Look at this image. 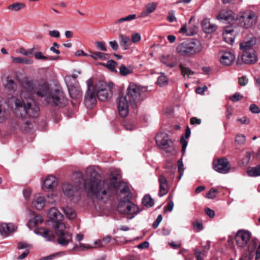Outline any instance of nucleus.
Here are the masks:
<instances>
[{
    "mask_svg": "<svg viewBox=\"0 0 260 260\" xmlns=\"http://www.w3.org/2000/svg\"><path fill=\"white\" fill-rule=\"evenodd\" d=\"M243 95L239 92H236L229 97L230 100L232 102H236L241 100L243 98Z\"/></svg>",
    "mask_w": 260,
    "mask_h": 260,
    "instance_id": "nucleus-56",
    "label": "nucleus"
},
{
    "mask_svg": "<svg viewBox=\"0 0 260 260\" xmlns=\"http://www.w3.org/2000/svg\"><path fill=\"white\" fill-rule=\"evenodd\" d=\"M142 204L147 208L151 207L154 205V200L149 195H146L142 200Z\"/></svg>",
    "mask_w": 260,
    "mask_h": 260,
    "instance_id": "nucleus-41",
    "label": "nucleus"
},
{
    "mask_svg": "<svg viewBox=\"0 0 260 260\" xmlns=\"http://www.w3.org/2000/svg\"><path fill=\"white\" fill-rule=\"evenodd\" d=\"M250 238V233L247 231H239L236 236L237 245L240 247H244L247 245Z\"/></svg>",
    "mask_w": 260,
    "mask_h": 260,
    "instance_id": "nucleus-13",
    "label": "nucleus"
},
{
    "mask_svg": "<svg viewBox=\"0 0 260 260\" xmlns=\"http://www.w3.org/2000/svg\"><path fill=\"white\" fill-rule=\"evenodd\" d=\"M43 221L42 217L40 215H36L29 219L27 225L30 229H32L41 224Z\"/></svg>",
    "mask_w": 260,
    "mask_h": 260,
    "instance_id": "nucleus-32",
    "label": "nucleus"
},
{
    "mask_svg": "<svg viewBox=\"0 0 260 260\" xmlns=\"http://www.w3.org/2000/svg\"><path fill=\"white\" fill-rule=\"evenodd\" d=\"M95 44L97 48L103 51H107V47L106 43L102 41H96Z\"/></svg>",
    "mask_w": 260,
    "mask_h": 260,
    "instance_id": "nucleus-55",
    "label": "nucleus"
},
{
    "mask_svg": "<svg viewBox=\"0 0 260 260\" xmlns=\"http://www.w3.org/2000/svg\"><path fill=\"white\" fill-rule=\"evenodd\" d=\"M17 229V226L12 223H2L0 224V234L4 237H8L11 233L15 232Z\"/></svg>",
    "mask_w": 260,
    "mask_h": 260,
    "instance_id": "nucleus-15",
    "label": "nucleus"
},
{
    "mask_svg": "<svg viewBox=\"0 0 260 260\" xmlns=\"http://www.w3.org/2000/svg\"><path fill=\"white\" fill-rule=\"evenodd\" d=\"M106 55L107 54H104L103 53L100 52H96L93 53L92 54L90 55V56L95 60H96L98 59L105 60L106 58Z\"/></svg>",
    "mask_w": 260,
    "mask_h": 260,
    "instance_id": "nucleus-54",
    "label": "nucleus"
},
{
    "mask_svg": "<svg viewBox=\"0 0 260 260\" xmlns=\"http://www.w3.org/2000/svg\"><path fill=\"white\" fill-rule=\"evenodd\" d=\"M4 106L0 104V121H3L7 119L9 116L8 110L5 109Z\"/></svg>",
    "mask_w": 260,
    "mask_h": 260,
    "instance_id": "nucleus-44",
    "label": "nucleus"
},
{
    "mask_svg": "<svg viewBox=\"0 0 260 260\" xmlns=\"http://www.w3.org/2000/svg\"><path fill=\"white\" fill-rule=\"evenodd\" d=\"M48 217L51 219L55 223L61 221L63 219V215L56 209L53 207L49 209L48 212Z\"/></svg>",
    "mask_w": 260,
    "mask_h": 260,
    "instance_id": "nucleus-22",
    "label": "nucleus"
},
{
    "mask_svg": "<svg viewBox=\"0 0 260 260\" xmlns=\"http://www.w3.org/2000/svg\"><path fill=\"white\" fill-rule=\"evenodd\" d=\"M222 36L224 40L226 43L232 44L234 42L235 33L232 27H225L223 31Z\"/></svg>",
    "mask_w": 260,
    "mask_h": 260,
    "instance_id": "nucleus-25",
    "label": "nucleus"
},
{
    "mask_svg": "<svg viewBox=\"0 0 260 260\" xmlns=\"http://www.w3.org/2000/svg\"><path fill=\"white\" fill-rule=\"evenodd\" d=\"M180 69L181 70V74L184 78H189L190 75H192L194 74V72L189 68L183 67L181 65H180Z\"/></svg>",
    "mask_w": 260,
    "mask_h": 260,
    "instance_id": "nucleus-48",
    "label": "nucleus"
},
{
    "mask_svg": "<svg viewBox=\"0 0 260 260\" xmlns=\"http://www.w3.org/2000/svg\"><path fill=\"white\" fill-rule=\"evenodd\" d=\"M242 59L247 64H253L257 60L255 51H247L242 52Z\"/></svg>",
    "mask_w": 260,
    "mask_h": 260,
    "instance_id": "nucleus-17",
    "label": "nucleus"
},
{
    "mask_svg": "<svg viewBox=\"0 0 260 260\" xmlns=\"http://www.w3.org/2000/svg\"><path fill=\"white\" fill-rule=\"evenodd\" d=\"M235 142L238 145H244L246 142V137L243 134H238L236 136Z\"/></svg>",
    "mask_w": 260,
    "mask_h": 260,
    "instance_id": "nucleus-51",
    "label": "nucleus"
},
{
    "mask_svg": "<svg viewBox=\"0 0 260 260\" xmlns=\"http://www.w3.org/2000/svg\"><path fill=\"white\" fill-rule=\"evenodd\" d=\"M136 18V15L135 14L129 15L125 17L121 18L114 22L115 24L122 23L125 21H131L132 20L135 19Z\"/></svg>",
    "mask_w": 260,
    "mask_h": 260,
    "instance_id": "nucleus-50",
    "label": "nucleus"
},
{
    "mask_svg": "<svg viewBox=\"0 0 260 260\" xmlns=\"http://www.w3.org/2000/svg\"><path fill=\"white\" fill-rule=\"evenodd\" d=\"M119 37L120 45L124 50H127L132 45V42L129 37L120 34Z\"/></svg>",
    "mask_w": 260,
    "mask_h": 260,
    "instance_id": "nucleus-30",
    "label": "nucleus"
},
{
    "mask_svg": "<svg viewBox=\"0 0 260 260\" xmlns=\"http://www.w3.org/2000/svg\"><path fill=\"white\" fill-rule=\"evenodd\" d=\"M54 228L55 229L56 234L57 236L68 232L65 231V224L60 221L55 223Z\"/></svg>",
    "mask_w": 260,
    "mask_h": 260,
    "instance_id": "nucleus-33",
    "label": "nucleus"
},
{
    "mask_svg": "<svg viewBox=\"0 0 260 260\" xmlns=\"http://www.w3.org/2000/svg\"><path fill=\"white\" fill-rule=\"evenodd\" d=\"M95 246L89 245L88 244L81 243L79 245L74 244L72 251H86L90 249L94 248Z\"/></svg>",
    "mask_w": 260,
    "mask_h": 260,
    "instance_id": "nucleus-34",
    "label": "nucleus"
},
{
    "mask_svg": "<svg viewBox=\"0 0 260 260\" xmlns=\"http://www.w3.org/2000/svg\"><path fill=\"white\" fill-rule=\"evenodd\" d=\"M128 100L125 96L119 97L117 100L118 111L119 115L122 117H126L128 114Z\"/></svg>",
    "mask_w": 260,
    "mask_h": 260,
    "instance_id": "nucleus-12",
    "label": "nucleus"
},
{
    "mask_svg": "<svg viewBox=\"0 0 260 260\" xmlns=\"http://www.w3.org/2000/svg\"><path fill=\"white\" fill-rule=\"evenodd\" d=\"M3 84L6 88L10 90H14L16 87V83L9 75L3 79Z\"/></svg>",
    "mask_w": 260,
    "mask_h": 260,
    "instance_id": "nucleus-31",
    "label": "nucleus"
},
{
    "mask_svg": "<svg viewBox=\"0 0 260 260\" xmlns=\"http://www.w3.org/2000/svg\"><path fill=\"white\" fill-rule=\"evenodd\" d=\"M36 50V47H34L33 48L26 50L24 48H20L18 50V52L20 53L22 55L25 56H31L34 54V51Z\"/></svg>",
    "mask_w": 260,
    "mask_h": 260,
    "instance_id": "nucleus-43",
    "label": "nucleus"
},
{
    "mask_svg": "<svg viewBox=\"0 0 260 260\" xmlns=\"http://www.w3.org/2000/svg\"><path fill=\"white\" fill-rule=\"evenodd\" d=\"M247 173L249 176L257 177L260 176V164L255 167L247 168Z\"/></svg>",
    "mask_w": 260,
    "mask_h": 260,
    "instance_id": "nucleus-39",
    "label": "nucleus"
},
{
    "mask_svg": "<svg viewBox=\"0 0 260 260\" xmlns=\"http://www.w3.org/2000/svg\"><path fill=\"white\" fill-rule=\"evenodd\" d=\"M113 181L102 180L101 175L93 166L87 168L84 187L87 196L94 200L106 202L116 190Z\"/></svg>",
    "mask_w": 260,
    "mask_h": 260,
    "instance_id": "nucleus-2",
    "label": "nucleus"
},
{
    "mask_svg": "<svg viewBox=\"0 0 260 260\" xmlns=\"http://www.w3.org/2000/svg\"><path fill=\"white\" fill-rule=\"evenodd\" d=\"M203 50L202 43L198 40L190 39L181 43L180 45V53L187 56L199 53Z\"/></svg>",
    "mask_w": 260,
    "mask_h": 260,
    "instance_id": "nucleus-5",
    "label": "nucleus"
},
{
    "mask_svg": "<svg viewBox=\"0 0 260 260\" xmlns=\"http://www.w3.org/2000/svg\"><path fill=\"white\" fill-rule=\"evenodd\" d=\"M168 79L164 73H161V75L158 77L157 84L162 87L166 85L168 83Z\"/></svg>",
    "mask_w": 260,
    "mask_h": 260,
    "instance_id": "nucleus-45",
    "label": "nucleus"
},
{
    "mask_svg": "<svg viewBox=\"0 0 260 260\" xmlns=\"http://www.w3.org/2000/svg\"><path fill=\"white\" fill-rule=\"evenodd\" d=\"M218 192L217 190L214 188H212L206 194V197L210 199H213L216 197Z\"/></svg>",
    "mask_w": 260,
    "mask_h": 260,
    "instance_id": "nucleus-57",
    "label": "nucleus"
},
{
    "mask_svg": "<svg viewBox=\"0 0 260 260\" xmlns=\"http://www.w3.org/2000/svg\"><path fill=\"white\" fill-rule=\"evenodd\" d=\"M257 17L252 11L241 12L235 19L236 23L241 27L249 28L256 23Z\"/></svg>",
    "mask_w": 260,
    "mask_h": 260,
    "instance_id": "nucleus-7",
    "label": "nucleus"
},
{
    "mask_svg": "<svg viewBox=\"0 0 260 260\" xmlns=\"http://www.w3.org/2000/svg\"><path fill=\"white\" fill-rule=\"evenodd\" d=\"M193 226L195 229H197L198 230H201L203 228V224H202V222L198 220H196L194 222H193Z\"/></svg>",
    "mask_w": 260,
    "mask_h": 260,
    "instance_id": "nucleus-64",
    "label": "nucleus"
},
{
    "mask_svg": "<svg viewBox=\"0 0 260 260\" xmlns=\"http://www.w3.org/2000/svg\"><path fill=\"white\" fill-rule=\"evenodd\" d=\"M61 189L64 195L68 198L75 197L79 189V185L69 182H64L61 186Z\"/></svg>",
    "mask_w": 260,
    "mask_h": 260,
    "instance_id": "nucleus-10",
    "label": "nucleus"
},
{
    "mask_svg": "<svg viewBox=\"0 0 260 260\" xmlns=\"http://www.w3.org/2000/svg\"><path fill=\"white\" fill-rule=\"evenodd\" d=\"M162 219V216L161 214H159L157 218L156 219V220H155V221L152 224V226L154 229H156L159 224L160 223V222L161 221Z\"/></svg>",
    "mask_w": 260,
    "mask_h": 260,
    "instance_id": "nucleus-61",
    "label": "nucleus"
},
{
    "mask_svg": "<svg viewBox=\"0 0 260 260\" xmlns=\"http://www.w3.org/2000/svg\"><path fill=\"white\" fill-rule=\"evenodd\" d=\"M56 184V178L52 175L48 176L43 182L42 188L44 190L47 191L52 189Z\"/></svg>",
    "mask_w": 260,
    "mask_h": 260,
    "instance_id": "nucleus-23",
    "label": "nucleus"
},
{
    "mask_svg": "<svg viewBox=\"0 0 260 260\" xmlns=\"http://www.w3.org/2000/svg\"><path fill=\"white\" fill-rule=\"evenodd\" d=\"M161 61L163 63L171 68H173L177 65L178 62L177 57L174 55H168L163 56L161 58Z\"/></svg>",
    "mask_w": 260,
    "mask_h": 260,
    "instance_id": "nucleus-27",
    "label": "nucleus"
},
{
    "mask_svg": "<svg viewBox=\"0 0 260 260\" xmlns=\"http://www.w3.org/2000/svg\"><path fill=\"white\" fill-rule=\"evenodd\" d=\"M47 202L50 203L47 201V199L38 194L34 196L31 206L37 210H41L45 207Z\"/></svg>",
    "mask_w": 260,
    "mask_h": 260,
    "instance_id": "nucleus-18",
    "label": "nucleus"
},
{
    "mask_svg": "<svg viewBox=\"0 0 260 260\" xmlns=\"http://www.w3.org/2000/svg\"><path fill=\"white\" fill-rule=\"evenodd\" d=\"M155 140L159 148L166 152L173 153L175 151L174 144L166 133L157 134Z\"/></svg>",
    "mask_w": 260,
    "mask_h": 260,
    "instance_id": "nucleus-8",
    "label": "nucleus"
},
{
    "mask_svg": "<svg viewBox=\"0 0 260 260\" xmlns=\"http://www.w3.org/2000/svg\"><path fill=\"white\" fill-rule=\"evenodd\" d=\"M35 57L37 59H38V60L42 59V60H44L55 59L57 58V57L52 58V57H50L49 56H45V55H44L43 53L41 52H36L35 54Z\"/></svg>",
    "mask_w": 260,
    "mask_h": 260,
    "instance_id": "nucleus-53",
    "label": "nucleus"
},
{
    "mask_svg": "<svg viewBox=\"0 0 260 260\" xmlns=\"http://www.w3.org/2000/svg\"><path fill=\"white\" fill-rule=\"evenodd\" d=\"M58 237V243L62 246H66L72 241V235L69 232L59 235Z\"/></svg>",
    "mask_w": 260,
    "mask_h": 260,
    "instance_id": "nucleus-29",
    "label": "nucleus"
},
{
    "mask_svg": "<svg viewBox=\"0 0 260 260\" xmlns=\"http://www.w3.org/2000/svg\"><path fill=\"white\" fill-rule=\"evenodd\" d=\"M197 30L198 28L195 26L187 29L186 26L185 25L180 29V33H182L186 36H192L197 33Z\"/></svg>",
    "mask_w": 260,
    "mask_h": 260,
    "instance_id": "nucleus-36",
    "label": "nucleus"
},
{
    "mask_svg": "<svg viewBox=\"0 0 260 260\" xmlns=\"http://www.w3.org/2000/svg\"><path fill=\"white\" fill-rule=\"evenodd\" d=\"M141 39V35L138 32H135L131 35V41L134 43L139 42Z\"/></svg>",
    "mask_w": 260,
    "mask_h": 260,
    "instance_id": "nucleus-58",
    "label": "nucleus"
},
{
    "mask_svg": "<svg viewBox=\"0 0 260 260\" xmlns=\"http://www.w3.org/2000/svg\"><path fill=\"white\" fill-rule=\"evenodd\" d=\"M158 182L159 184L158 195L161 197L168 192L169 186L167 180L163 175L159 176Z\"/></svg>",
    "mask_w": 260,
    "mask_h": 260,
    "instance_id": "nucleus-20",
    "label": "nucleus"
},
{
    "mask_svg": "<svg viewBox=\"0 0 260 260\" xmlns=\"http://www.w3.org/2000/svg\"><path fill=\"white\" fill-rule=\"evenodd\" d=\"M119 198L120 203L117 210L119 212L127 215L129 219H133L140 212L139 207L130 202L131 192L126 185H124L123 188L120 189Z\"/></svg>",
    "mask_w": 260,
    "mask_h": 260,
    "instance_id": "nucleus-3",
    "label": "nucleus"
},
{
    "mask_svg": "<svg viewBox=\"0 0 260 260\" xmlns=\"http://www.w3.org/2000/svg\"><path fill=\"white\" fill-rule=\"evenodd\" d=\"M176 164L172 161H168L166 165V169L168 172L174 174L176 172L178 167V171H179V160L176 161Z\"/></svg>",
    "mask_w": 260,
    "mask_h": 260,
    "instance_id": "nucleus-38",
    "label": "nucleus"
},
{
    "mask_svg": "<svg viewBox=\"0 0 260 260\" xmlns=\"http://www.w3.org/2000/svg\"><path fill=\"white\" fill-rule=\"evenodd\" d=\"M119 73L122 76H126L128 75H130L134 72V67L129 66L126 67L125 65L122 64L119 68Z\"/></svg>",
    "mask_w": 260,
    "mask_h": 260,
    "instance_id": "nucleus-37",
    "label": "nucleus"
},
{
    "mask_svg": "<svg viewBox=\"0 0 260 260\" xmlns=\"http://www.w3.org/2000/svg\"><path fill=\"white\" fill-rule=\"evenodd\" d=\"M77 75L73 74L71 76H67L64 78L66 84H79L77 81Z\"/></svg>",
    "mask_w": 260,
    "mask_h": 260,
    "instance_id": "nucleus-49",
    "label": "nucleus"
},
{
    "mask_svg": "<svg viewBox=\"0 0 260 260\" xmlns=\"http://www.w3.org/2000/svg\"><path fill=\"white\" fill-rule=\"evenodd\" d=\"M217 18L219 20L228 21L231 22L235 20L234 14L232 11L223 10L221 11Z\"/></svg>",
    "mask_w": 260,
    "mask_h": 260,
    "instance_id": "nucleus-24",
    "label": "nucleus"
},
{
    "mask_svg": "<svg viewBox=\"0 0 260 260\" xmlns=\"http://www.w3.org/2000/svg\"><path fill=\"white\" fill-rule=\"evenodd\" d=\"M250 111L253 113H259L260 108L255 104H251L250 106Z\"/></svg>",
    "mask_w": 260,
    "mask_h": 260,
    "instance_id": "nucleus-62",
    "label": "nucleus"
},
{
    "mask_svg": "<svg viewBox=\"0 0 260 260\" xmlns=\"http://www.w3.org/2000/svg\"><path fill=\"white\" fill-rule=\"evenodd\" d=\"M180 142L182 144V154L183 155L185 152V149L187 145V141L185 140L183 137H182L180 140Z\"/></svg>",
    "mask_w": 260,
    "mask_h": 260,
    "instance_id": "nucleus-59",
    "label": "nucleus"
},
{
    "mask_svg": "<svg viewBox=\"0 0 260 260\" xmlns=\"http://www.w3.org/2000/svg\"><path fill=\"white\" fill-rule=\"evenodd\" d=\"M70 96L72 99H78L81 96L82 92L79 84H66Z\"/></svg>",
    "mask_w": 260,
    "mask_h": 260,
    "instance_id": "nucleus-16",
    "label": "nucleus"
},
{
    "mask_svg": "<svg viewBox=\"0 0 260 260\" xmlns=\"http://www.w3.org/2000/svg\"><path fill=\"white\" fill-rule=\"evenodd\" d=\"M237 120L243 124L247 125L250 123L249 119L246 117H243L238 118Z\"/></svg>",
    "mask_w": 260,
    "mask_h": 260,
    "instance_id": "nucleus-63",
    "label": "nucleus"
},
{
    "mask_svg": "<svg viewBox=\"0 0 260 260\" xmlns=\"http://www.w3.org/2000/svg\"><path fill=\"white\" fill-rule=\"evenodd\" d=\"M114 85L112 82L108 84L104 81L98 82L95 85L96 90V96L101 101H107L111 99L112 96V89Z\"/></svg>",
    "mask_w": 260,
    "mask_h": 260,
    "instance_id": "nucleus-6",
    "label": "nucleus"
},
{
    "mask_svg": "<svg viewBox=\"0 0 260 260\" xmlns=\"http://www.w3.org/2000/svg\"><path fill=\"white\" fill-rule=\"evenodd\" d=\"M31 193V190L30 188H26L23 190V196L26 201H28Z\"/></svg>",
    "mask_w": 260,
    "mask_h": 260,
    "instance_id": "nucleus-60",
    "label": "nucleus"
},
{
    "mask_svg": "<svg viewBox=\"0 0 260 260\" xmlns=\"http://www.w3.org/2000/svg\"><path fill=\"white\" fill-rule=\"evenodd\" d=\"M256 44V38L253 36H250L240 42V49L242 52L254 51V47Z\"/></svg>",
    "mask_w": 260,
    "mask_h": 260,
    "instance_id": "nucleus-11",
    "label": "nucleus"
},
{
    "mask_svg": "<svg viewBox=\"0 0 260 260\" xmlns=\"http://www.w3.org/2000/svg\"><path fill=\"white\" fill-rule=\"evenodd\" d=\"M252 153L250 152H246L244 156L241 159L242 165L244 166H247L250 160Z\"/></svg>",
    "mask_w": 260,
    "mask_h": 260,
    "instance_id": "nucleus-52",
    "label": "nucleus"
},
{
    "mask_svg": "<svg viewBox=\"0 0 260 260\" xmlns=\"http://www.w3.org/2000/svg\"><path fill=\"white\" fill-rule=\"evenodd\" d=\"M92 79H89L86 81L87 90L86 91L84 103L87 108H91L96 103V96L92 84Z\"/></svg>",
    "mask_w": 260,
    "mask_h": 260,
    "instance_id": "nucleus-9",
    "label": "nucleus"
},
{
    "mask_svg": "<svg viewBox=\"0 0 260 260\" xmlns=\"http://www.w3.org/2000/svg\"><path fill=\"white\" fill-rule=\"evenodd\" d=\"M235 59L234 56L229 52L220 53V61L224 66H230Z\"/></svg>",
    "mask_w": 260,
    "mask_h": 260,
    "instance_id": "nucleus-26",
    "label": "nucleus"
},
{
    "mask_svg": "<svg viewBox=\"0 0 260 260\" xmlns=\"http://www.w3.org/2000/svg\"><path fill=\"white\" fill-rule=\"evenodd\" d=\"M202 26L203 30L207 34L212 33L215 31L216 26L211 23L209 19H204L202 22Z\"/></svg>",
    "mask_w": 260,
    "mask_h": 260,
    "instance_id": "nucleus-28",
    "label": "nucleus"
},
{
    "mask_svg": "<svg viewBox=\"0 0 260 260\" xmlns=\"http://www.w3.org/2000/svg\"><path fill=\"white\" fill-rule=\"evenodd\" d=\"M12 58V61L14 63H23L26 64H31L33 63V60L32 59H27L26 58L13 57Z\"/></svg>",
    "mask_w": 260,
    "mask_h": 260,
    "instance_id": "nucleus-42",
    "label": "nucleus"
},
{
    "mask_svg": "<svg viewBox=\"0 0 260 260\" xmlns=\"http://www.w3.org/2000/svg\"><path fill=\"white\" fill-rule=\"evenodd\" d=\"M35 233L37 235H40L44 238L47 241H51L55 238V235L53 232L47 229L39 228L36 229Z\"/></svg>",
    "mask_w": 260,
    "mask_h": 260,
    "instance_id": "nucleus-19",
    "label": "nucleus"
},
{
    "mask_svg": "<svg viewBox=\"0 0 260 260\" xmlns=\"http://www.w3.org/2000/svg\"><path fill=\"white\" fill-rule=\"evenodd\" d=\"M146 90L145 87L131 82L127 88L125 97L128 100L131 105L135 108L143 100Z\"/></svg>",
    "mask_w": 260,
    "mask_h": 260,
    "instance_id": "nucleus-4",
    "label": "nucleus"
},
{
    "mask_svg": "<svg viewBox=\"0 0 260 260\" xmlns=\"http://www.w3.org/2000/svg\"><path fill=\"white\" fill-rule=\"evenodd\" d=\"M102 65L107 67L111 71H116L115 67L117 65V62L114 60L111 59L107 61L106 64L101 63Z\"/></svg>",
    "mask_w": 260,
    "mask_h": 260,
    "instance_id": "nucleus-47",
    "label": "nucleus"
},
{
    "mask_svg": "<svg viewBox=\"0 0 260 260\" xmlns=\"http://www.w3.org/2000/svg\"><path fill=\"white\" fill-rule=\"evenodd\" d=\"M157 5L158 4L156 2H150L147 4L145 6L143 11L140 14V17L142 18L148 17L156 10Z\"/></svg>",
    "mask_w": 260,
    "mask_h": 260,
    "instance_id": "nucleus-21",
    "label": "nucleus"
},
{
    "mask_svg": "<svg viewBox=\"0 0 260 260\" xmlns=\"http://www.w3.org/2000/svg\"><path fill=\"white\" fill-rule=\"evenodd\" d=\"M24 5L22 3H15L9 5L8 9L13 12H17L24 8Z\"/></svg>",
    "mask_w": 260,
    "mask_h": 260,
    "instance_id": "nucleus-46",
    "label": "nucleus"
},
{
    "mask_svg": "<svg viewBox=\"0 0 260 260\" xmlns=\"http://www.w3.org/2000/svg\"><path fill=\"white\" fill-rule=\"evenodd\" d=\"M62 210L63 211L66 216L70 219H73L76 216V213L73 209L69 207H63Z\"/></svg>",
    "mask_w": 260,
    "mask_h": 260,
    "instance_id": "nucleus-40",
    "label": "nucleus"
},
{
    "mask_svg": "<svg viewBox=\"0 0 260 260\" xmlns=\"http://www.w3.org/2000/svg\"><path fill=\"white\" fill-rule=\"evenodd\" d=\"M19 81L24 90L20 94L21 100H14V111L18 117L23 118L27 115L37 117L40 114L39 107L34 100L28 96L26 97L25 91L29 95L36 93L39 96L45 97L46 102L52 106L61 107L66 106L68 104V100L64 93L59 89L51 90L47 83H40L37 81L29 80L26 77Z\"/></svg>",
    "mask_w": 260,
    "mask_h": 260,
    "instance_id": "nucleus-1",
    "label": "nucleus"
},
{
    "mask_svg": "<svg viewBox=\"0 0 260 260\" xmlns=\"http://www.w3.org/2000/svg\"><path fill=\"white\" fill-rule=\"evenodd\" d=\"M164 115L169 119L172 121H174L176 119L175 117V110L174 108L170 106L166 108L164 112Z\"/></svg>",
    "mask_w": 260,
    "mask_h": 260,
    "instance_id": "nucleus-35",
    "label": "nucleus"
},
{
    "mask_svg": "<svg viewBox=\"0 0 260 260\" xmlns=\"http://www.w3.org/2000/svg\"><path fill=\"white\" fill-rule=\"evenodd\" d=\"M214 169L220 173L225 174L229 172L230 167L226 159L221 158L213 162Z\"/></svg>",
    "mask_w": 260,
    "mask_h": 260,
    "instance_id": "nucleus-14",
    "label": "nucleus"
}]
</instances>
